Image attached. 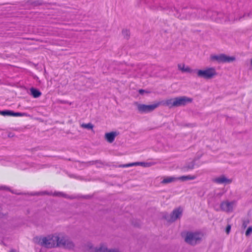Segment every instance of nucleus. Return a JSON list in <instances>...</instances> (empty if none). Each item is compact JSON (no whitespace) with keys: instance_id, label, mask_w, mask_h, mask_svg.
Here are the masks:
<instances>
[{"instance_id":"nucleus-1","label":"nucleus","mask_w":252,"mask_h":252,"mask_svg":"<svg viewBox=\"0 0 252 252\" xmlns=\"http://www.w3.org/2000/svg\"><path fill=\"white\" fill-rule=\"evenodd\" d=\"M35 243L48 249L61 248L66 251H75L76 246L75 243L66 239L64 234L61 232H55L43 236H36L33 238Z\"/></svg>"},{"instance_id":"nucleus-2","label":"nucleus","mask_w":252,"mask_h":252,"mask_svg":"<svg viewBox=\"0 0 252 252\" xmlns=\"http://www.w3.org/2000/svg\"><path fill=\"white\" fill-rule=\"evenodd\" d=\"M192 102V98L183 96L167 99L164 101L163 104L169 108H174L184 106Z\"/></svg>"},{"instance_id":"nucleus-3","label":"nucleus","mask_w":252,"mask_h":252,"mask_svg":"<svg viewBox=\"0 0 252 252\" xmlns=\"http://www.w3.org/2000/svg\"><path fill=\"white\" fill-rule=\"evenodd\" d=\"M204 234L200 231H186L182 233L184 241L192 246H195L203 239Z\"/></svg>"},{"instance_id":"nucleus-4","label":"nucleus","mask_w":252,"mask_h":252,"mask_svg":"<svg viewBox=\"0 0 252 252\" xmlns=\"http://www.w3.org/2000/svg\"><path fill=\"white\" fill-rule=\"evenodd\" d=\"M218 74L216 68L213 66L206 67L196 71V74L198 77L206 80L214 78Z\"/></svg>"},{"instance_id":"nucleus-5","label":"nucleus","mask_w":252,"mask_h":252,"mask_svg":"<svg viewBox=\"0 0 252 252\" xmlns=\"http://www.w3.org/2000/svg\"><path fill=\"white\" fill-rule=\"evenodd\" d=\"M209 60L212 63H232L236 61V58L235 56H229L223 53H214L210 55Z\"/></svg>"},{"instance_id":"nucleus-6","label":"nucleus","mask_w":252,"mask_h":252,"mask_svg":"<svg viewBox=\"0 0 252 252\" xmlns=\"http://www.w3.org/2000/svg\"><path fill=\"white\" fill-rule=\"evenodd\" d=\"M134 105L137 112L140 114H146L152 112L160 105V102H154L152 104H145L135 102Z\"/></svg>"},{"instance_id":"nucleus-7","label":"nucleus","mask_w":252,"mask_h":252,"mask_svg":"<svg viewBox=\"0 0 252 252\" xmlns=\"http://www.w3.org/2000/svg\"><path fill=\"white\" fill-rule=\"evenodd\" d=\"M183 209L178 207L174 209L170 214L164 213L162 219L168 223H173L181 217Z\"/></svg>"},{"instance_id":"nucleus-8","label":"nucleus","mask_w":252,"mask_h":252,"mask_svg":"<svg viewBox=\"0 0 252 252\" xmlns=\"http://www.w3.org/2000/svg\"><path fill=\"white\" fill-rule=\"evenodd\" d=\"M235 206V202L227 200L222 201L220 205V209L227 213L232 212Z\"/></svg>"},{"instance_id":"nucleus-9","label":"nucleus","mask_w":252,"mask_h":252,"mask_svg":"<svg viewBox=\"0 0 252 252\" xmlns=\"http://www.w3.org/2000/svg\"><path fill=\"white\" fill-rule=\"evenodd\" d=\"M119 132L117 130H112L104 133V139L108 143L114 142L116 138L119 135Z\"/></svg>"},{"instance_id":"nucleus-10","label":"nucleus","mask_w":252,"mask_h":252,"mask_svg":"<svg viewBox=\"0 0 252 252\" xmlns=\"http://www.w3.org/2000/svg\"><path fill=\"white\" fill-rule=\"evenodd\" d=\"M232 179L224 175H221L213 179V182L216 184L229 185L232 182Z\"/></svg>"},{"instance_id":"nucleus-11","label":"nucleus","mask_w":252,"mask_h":252,"mask_svg":"<svg viewBox=\"0 0 252 252\" xmlns=\"http://www.w3.org/2000/svg\"><path fill=\"white\" fill-rule=\"evenodd\" d=\"M0 115L2 116H8L12 117H23L27 116V114L24 113L14 112L10 110L0 111Z\"/></svg>"},{"instance_id":"nucleus-12","label":"nucleus","mask_w":252,"mask_h":252,"mask_svg":"<svg viewBox=\"0 0 252 252\" xmlns=\"http://www.w3.org/2000/svg\"><path fill=\"white\" fill-rule=\"evenodd\" d=\"M178 70L183 73H190L192 72L191 68L184 63H180L177 64Z\"/></svg>"},{"instance_id":"nucleus-13","label":"nucleus","mask_w":252,"mask_h":252,"mask_svg":"<svg viewBox=\"0 0 252 252\" xmlns=\"http://www.w3.org/2000/svg\"><path fill=\"white\" fill-rule=\"evenodd\" d=\"M197 178L196 175H184L182 176L181 177H179L177 178V181H180L182 182H186V181H192L196 179Z\"/></svg>"},{"instance_id":"nucleus-14","label":"nucleus","mask_w":252,"mask_h":252,"mask_svg":"<svg viewBox=\"0 0 252 252\" xmlns=\"http://www.w3.org/2000/svg\"><path fill=\"white\" fill-rule=\"evenodd\" d=\"M108 251L109 250L105 243H100L95 246V251L96 252H105Z\"/></svg>"},{"instance_id":"nucleus-15","label":"nucleus","mask_w":252,"mask_h":252,"mask_svg":"<svg viewBox=\"0 0 252 252\" xmlns=\"http://www.w3.org/2000/svg\"><path fill=\"white\" fill-rule=\"evenodd\" d=\"M177 181V178L173 176H166L163 178L161 183L162 184H168Z\"/></svg>"},{"instance_id":"nucleus-16","label":"nucleus","mask_w":252,"mask_h":252,"mask_svg":"<svg viewBox=\"0 0 252 252\" xmlns=\"http://www.w3.org/2000/svg\"><path fill=\"white\" fill-rule=\"evenodd\" d=\"M195 165V160H192L190 162H188L186 164L184 165L183 169L184 170L186 171H188L189 170H193Z\"/></svg>"},{"instance_id":"nucleus-17","label":"nucleus","mask_w":252,"mask_h":252,"mask_svg":"<svg viewBox=\"0 0 252 252\" xmlns=\"http://www.w3.org/2000/svg\"><path fill=\"white\" fill-rule=\"evenodd\" d=\"M154 165V163L152 162H134L131 164L130 166H141L144 167H149Z\"/></svg>"},{"instance_id":"nucleus-18","label":"nucleus","mask_w":252,"mask_h":252,"mask_svg":"<svg viewBox=\"0 0 252 252\" xmlns=\"http://www.w3.org/2000/svg\"><path fill=\"white\" fill-rule=\"evenodd\" d=\"M30 92L31 94L35 98L39 97L41 94V92L39 90L33 88L30 89Z\"/></svg>"},{"instance_id":"nucleus-19","label":"nucleus","mask_w":252,"mask_h":252,"mask_svg":"<svg viewBox=\"0 0 252 252\" xmlns=\"http://www.w3.org/2000/svg\"><path fill=\"white\" fill-rule=\"evenodd\" d=\"M80 127L84 129H86L88 130H93L94 128V125L90 123H82L80 124Z\"/></svg>"},{"instance_id":"nucleus-20","label":"nucleus","mask_w":252,"mask_h":252,"mask_svg":"<svg viewBox=\"0 0 252 252\" xmlns=\"http://www.w3.org/2000/svg\"><path fill=\"white\" fill-rule=\"evenodd\" d=\"M122 35L124 38L127 39L130 35V31L127 29H124L122 31Z\"/></svg>"},{"instance_id":"nucleus-21","label":"nucleus","mask_w":252,"mask_h":252,"mask_svg":"<svg viewBox=\"0 0 252 252\" xmlns=\"http://www.w3.org/2000/svg\"><path fill=\"white\" fill-rule=\"evenodd\" d=\"M87 251H95V246L94 244L91 242H88L86 244Z\"/></svg>"},{"instance_id":"nucleus-22","label":"nucleus","mask_w":252,"mask_h":252,"mask_svg":"<svg viewBox=\"0 0 252 252\" xmlns=\"http://www.w3.org/2000/svg\"><path fill=\"white\" fill-rule=\"evenodd\" d=\"M139 93L141 95H146L149 94V92L144 90H140L139 91Z\"/></svg>"},{"instance_id":"nucleus-23","label":"nucleus","mask_w":252,"mask_h":252,"mask_svg":"<svg viewBox=\"0 0 252 252\" xmlns=\"http://www.w3.org/2000/svg\"><path fill=\"white\" fill-rule=\"evenodd\" d=\"M252 227H250L247 229V230L246 232V235L247 236H248L252 233Z\"/></svg>"},{"instance_id":"nucleus-24","label":"nucleus","mask_w":252,"mask_h":252,"mask_svg":"<svg viewBox=\"0 0 252 252\" xmlns=\"http://www.w3.org/2000/svg\"><path fill=\"white\" fill-rule=\"evenodd\" d=\"M231 230V226L230 225H228L225 229V232L227 234H228Z\"/></svg>"},{"instance_id":"nucleus-25","label":"nucleus","mask_w":252,"mask_h":252,"mask_svg":"<svg viewBox=\"0 0 252 252\" xmlns=\"http://www.w3.org/2000/svg\"><path fill=\"white\" fill-rule=\"evenodd\" d=\"M3 214L2 213V209L0 208V218L2 216Z\"/></svg>"}]
</instances>
